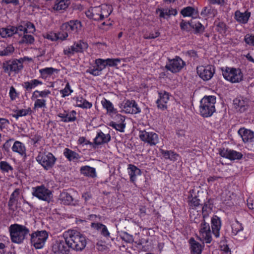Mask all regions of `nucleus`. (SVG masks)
Instances as JSON below:
<instances>
[{
	"label": "nucleus",
	"instance_id": "nucleus-1",
	"mask_svg": "<svg viewBox=\"0 0 254 254\" xmlns=\"http://www.w3.org/2000/svg\"><path fill=\"white\" fill-rule=\"evenodd\" d=\"M64 236L67 246L74 250L81 251L86 246L85 237L77 231L68 230Z\"/></svg>",
	"mask_w": 254,
	"mask_h": 254
},
{
	"label": "nucleus",
	"instance_id": "nucleus-2",
	"mask_svg": "<svg viewBox=\"0 0 254 254\" xmlns=\"http://www.w3.org/2000/svg\"><path fill=\"white\" fill-rule=\"evenodd\" d=\"M11 241L13 243H23L26 236L29 233V230L25 226L18 224H11L8 228Z\"/></svg>",
	"mask_w": 254,
	"mask_h": 254
},
{
	"label": "nucleus",
	"instance_id": "nucleus-3",
	"mask_svg": "<svg viewBox=\"0 0 254 254\" xmlns=\"http://www.w3.org/2000/svg\"><path fill=\"white\" fill-rule=\"evenodd\" d=\"M216 98L214 96H204L200 101V113L203 117H209L215 111Z\"/></svg>",
	"mask_w": 254,
	"mask_h": 254
},
{
	"label": "nucleus",
	"instance_id": "nucleus-4",
	"mask_svg": "<svg viewBox=\"0 0 254 254\" xmlns=\"http://www.w3.org/2000/svg\"><path fill=\"white\" fill-rule=\"evenodd\" d=\"M30 236L31 246L35 249H41L44 247L49 235L46 231L42 230L34 232Z\"/></svg>",
	"mask_w": 254,
	"mask_h": 254
},
{
	"label": "nucleus",
	"instance_id": "nucleus-5",
	"mask_svg": "<svg viewBox=\"0 0 254 254\" xmlns=\"http://www.w3.org/2000/svg\"><path fill=\"white\" fill-rule=\"evenodd\" d=\"M224 78L232 83H238L243 79V74L239 68L226 67L222 70Z\"/></svg>",
	"mask_w": 254,
	"mask_h": 254
},
{
	"label": "nucleus",
	"instance_id": "nucleus-6",
	"mask_svg": "<svg viewBox=\"0 0 254 254\" xmlns=\"http://www.w3.org/2000/svg\"><path fill=\"white\" fill-rule=\"evenodd\" d=\"M56 160V158L51 152L39 154L36 157L37 161L46 170L54 166Z\"/></svg>",
	"mask_w": 254,
	"mask_h": 254
},
{
	"label": "nucleus",
	"instance_id": "nucleus-7",
	"mask_svg": "<svg viewBox=\"0 0 254 254\" xmlns=\"http://www.w3.org/2000/svg\"><path fill=\"white\" fill-rule=\"evenodd\" d=\"M32 195L39 199L50 202L52 198V192L44 185L32 188Z\"/></svg>",
	"mask_w": 254,
	"mask_h": 254
},
{
	"label": "nucleus",
	"instance_id": "nucleus-8",
	"mask_svg": "<svg viewBox=\"0 0 254 254\" xmlns=\"http://www.w3.org/2000/svg\"><path fill=\"white\" fill-rule=\"evenodd\" d=\"M88 44L86 42L82 40H79L69 47H67L64 50V55L70 57L75 53L83 52L84 50L87 49Z\"/></svg>",
	"mask_w": 254,
	"mask_h": 254
},
{
	"label": "nucleus",
	"instance_id": "nucleus-9",
	"mask_svg": "<svg viewBox=\"0 0 254 254\" xmlns=\"http://www.w3.org/2000/svg\"><path fill=\"white\" fill-rule=\"evenodd\" d=\"M165 68L172 73L180 71L186 65L185 62L179 56H176L173 59H169Z\"/></svg>",
	"mask_w": 254,
	"mask_h": 254
},
{
	"label": "nucleus",
	"instance_id": "nucleus-10",
	"mask_svg": "<svg viewBox=\"0 0 254 254\" xmlns=\"http://www.w3.org/2000/svg\"><path fill=\"white\" fill-rule=\"evenodd\" d=\"M139 137L141 140L150 146L156 145L159 141L158 135L154 132H148L145 130H140Z\"/></svg>",
	"mask_w": 254,
	"mask_h": 254
},
{
	"label": "nucleus",
	"instance_id": "nucleus-11",
	"mask_svg": "<svg viewBox=\"0 0 254 254\" xmlns=\"http://www.w3.org/2000/svg\"><path fill=\"white\" fill-rule=\"evenodd\" d=\"M196 70L197 73L204 81L210 80L215 72L214 67L212 65L200 66L197 67Z\"/></svg>",
	"mask_w": 254,
	"mask_h": 254
},
{
	"label": "nucleus",
	"instance_id": "nucleus-12",
	"mask_svg": "<svg viewBox=\"0 0 254 254\" xmlns=\"http://www.w3.org/2000/svg\"><path fill=\"white\" fill-rule=\"evenodd\" d=\"M199 235L201 239L206 243H210L212 241L211 231L208 223L202 221L199 226Z\"/></svg>",
	"mask_w": 254,
	"mask_h": 254
},
{
	"label": "nucleus",
	"instance_id": "nucleus-13",
	"mask_svg": "<svg viewBox=\"0 0 254 254\" xmlns=\"http://www.w3.org/2000/svg\"><path fill=\"white\" fill-rule=\"evenodd\" d=\"M1 66L3 72L7 73L9 76L13 72L17 74L21 70L14 59L3 62Z\"/></svg>",
	"mask_w": 254,
	"mask_h": 254
},
{
	"label": "nucleus",
	"instance_id": "nucleus-14",
	"mask_svg": "<svg viewBox=\"0 0 254 254\" xmlns=\"http://www.w3.org/2000/svg\"><path fill=\"white\" fill-rule=\"evenodd\" d=\"M81 27V23L78 20H70L62 25V29L67 31L69 34L71 33L77 34Z\"/></svg>",
	"mask_w": 254,
	"mask_h": 254
},
{
	"label": "nucleus",
	"instance_id": "nucleus-15",
	"mask_svg": "<svg viewBox=\"0 0 254 254\" xmlns=\"http://www.w3.org/2000/svg\"><path fill=\"white\" fill-rule=\"evenodd\" d=\"M69 248L65 240L56 241L52 246V251L55 254H68Z\"/></svg>",
	"mask_w": 254,
	"mask_h": 254
},
{
	"label": "nucleus",
	"instance_id": "nucleus-16",
	"mask_svg": "<svg viewBox=\"0 0 254 254\" xmlns=\"http://www.w3.org/2000/svg\"><path fill=\"white\" fill-rule=\"evenodd\" d=\"M219 154L222 157L228 158L231 160H240L243 156L241 152L225 148L220 149L219 150Z\"/></svg>",
	"mask_w": 254,
	"mask_h": 254
},
{
	"label": "nucleus",
	"instance_id": "nucleus-17",
	"mask_svg": "<svg viewBox=\"0 0 254 254\" xmlns=\"http://www.w3.org/2000/svg\"><path fill=\"white\" fill-rule=\"evenodd\" d=\"M236 109L242 113L246 111L249 107V99L242 96L238 97L233 100Z\"/></svg>",
	"mask_w": 254,
	"mask_h": 254
},
{
	"label": "nucleus",
	"instance_id": "nucleus-18",
	"mask_svg": "<svg viewBox=\"0 0 254 254\" xmlns=\"http://www.w3.org/2000/svg\"><path fill=\"white\" fill-rule=\"evenodd\" d=\"M238 133L244 143L254 142V132L252 130L245 127H241L239 129Z\"/></svg>",
	"mask_w": 254,
	"mask_h": 254
},
{
	"label": "nucleus",
	"instance_id": "nucleus-19",
	"mask_svg": "<svg viewBox=\"0 0 254 254\" xmlns=\"http://www.w3.org/2000/svg\"><path fill=\"white\" fill-rule=\"evenodd\" d=\"M251 16V12L248 10H246L244 12L237 10L234 13V19L239 24H246L248 22Z\"/></svg>",
	"mask_w": 254,
	"mask_h": 254
},
{
	"label": "nucleus",
	"instance_id": "nucleus-20",
	"mask_svg": "<svg viewBox=\"0 0 254 254\" xmlns=\"http://www.w3.org/2000/svg\"><path fill=\"white\" fill-rule=\"evenodd\" d=\"M123 110L127 114H136L141 112L140 109L134 100L126 101L123 106Z\"/></svg>",
	"mask_w": 254,
	"mask_h": 254
},
{
	"label": "nucleus",
	"instance_id": "nucleus-21",
	"mask_svg": "<svg viewBox=\"0 0 254 254\" xmlns=\"http://www.w3.org/2000/svg\"><path fill=\"white\" fill-rule=\"evenodd\" d=\"M212 232L215 237L220 236V230L221 227L220 218L216 215H214L211 218Z\"/></svg>",
	"mask_w": 254,
	"mask_h": 254
},
{
	"label": "nucleus",
	"instance_id": "nucleus-22",
	"mask_svg": "<svg viewBox=\"0 0 254 254\" xmlns=\"http://www.w3.org/2000/svg\"><path fill=\"white\" fill-rule=\"evenodd\" d=\"M76 113L75 111L72 110L70 112L64 111L62 113L58 114V116L62 119L61 121L63 122H71L76 120Z\"/></svg>",
	"mask_w": 254,
	"mask_h": 254
},
{
	"label": "nucleus",
	"instance_id": "nucleus-23",
	"mask_svg": "<svg viewBox=\"0 0 254 254\" xmlns=\"http://www.w3.org/2000/svg\"><path fill=\"white\" fill-rule=\"evenodd\" d=\"M111 140V135L110 134H105L102 131H100L94 139V144L96 145H99L105 143H107Z\"/></svg>",
	"mask_w": 254,
	"mask_h": 254
},
{
	"label": "nucleus",
	"instance_id": "nucleus-24",
	"mask_svg": "<svg viewBox=\"0 0 254 254\" xmlns=\"http://www.w3.org/2000/svg\"><path fill=\"white\" fill-rule=\"evenodd\" d=\"M159 98L157 100L156 103L159 108L165 110L167 108V103L169 100V93L166 91L159 93Z\"/></svg>",
	"mask_w": 254,
	"mask_h": 254
},
{
	"label": "nucleus",
	"instance_id": "nucleus-25",
	"mask_svg": "<svg viewBox=\"0 0 254 254\" xmlns=\"http://www.w3.org/2000/svg\"><path fill=\"white\" fill-rule=\"evenodd\" d=\"M59 200L61 201V203L64 205H75L76 204V201L74 200L72 196L66 191H63L61 193Z\"/></svg>",
	"mask_w": 254,
	"mask_h": 254
},
{
	"label": "nucleus",
	"instance_id": "nucleus-26",
	"mask_svg": "<svg viewBox=\"0 0 254 254\" xmlns=\"http://www.w3.org/2000/svg\"><path fill=\"white\" fill-rule=\"evenodd\" d=\"M100 12V6H96L90 7L85 14L88 18L98 21L101 20Z\"/></svg>",
	"mask_w": 254,
	"mask_h": 254
},
{
	"label": "nucleus",
	"instance_id": "nucleus-27",
	"mask_svg": "<svg viewBox=\"0 0 254 254\" xmlns=\"http://www.w3.org/2000/svg\"><path fill=\"white\" fill-rule=\"evenodd\" d=\"M190 194L188 196V204L190 208H195L200 205V200L197 198L195 190L193 189L190 190Z\"/></svg>",
	"mask_w": 254,
	"mask_h": 254
},
{
	"label": "nucleus",
	"instance_id": "nucleus-28",
	"mask_svg": "<svg viewBox=\"0 0 254 254\" xmlns=\"http://www.w3.org/2000/svg\"><path fill=\"white\" fill-rule=\"evenodd\" d=\"M91 226V227L99 231L101 234L105 238L107 239L110 238V234L107 227L105 225L99 223H92Z\"/></svg>",
	"mask_w": 254,
	"mask_h": 254
},
{
	"label": "nucleus",
	"instance_id": "nucleus-29",
	"mask_svg": "<svg viewBox=\"0 0 254 254\" xmlns=\"http://www.w3.org/2000/svg\"><path fill=\"white\" fill-rule=\"evenodd\" d=\"M11 150L13 152L17 153L21 156L26 154V147L24 144L19 141H15L13 143Z\"/></svg>",
	"mask_w": 254,
	"mask_h": 254
},
{
	"label": "nucleus",
	"instance_id": "nucleus-30",
	"mask_svg": "<svg viewBox=\"0 0 254 254\" xmlns=\"http://www.w3.org/2000/svg\"><path fill=\"white\" fill-rule=\"evenodd\" d=\"M190 245V252L191 254H201L202 250V246L194 238H191L189 240Z\"/></svg>",
	"mask_w": 254,
	"mask_h": 254
},
{
	"label": "nucleus",
	"instance_id": "nucleus-31",
	"mask_svg": "<svg viewBox=\"0 0 254 254\" xmlns=\"http://www.w3.org/2000/svg\"><path fill=\"white\" fill-rule=\"evenodd\" d=\"M42 84L43 83L42 81L38 79H34L28 81L24 82L22 85L26 92H30L33 88Z\"/></svg>",
	"mask_w": 254,
	"mask_h": 254
},
{
	"label": "nucleus",
	"instance_id": "nucleus-32",
	"mask_svg": "<svg viewBox=\"0 0 254 254\" xmlns=\"http://www.w3.org/2000/svg\"><path fill=\"white\" fill-rule=\"evenodd\" d=\"M127 170L130 176V181L134 183L136 180V177L141 174V171L137 167L132 164L128 165Z\"/></svg>",
	"mask_w": 254,
	"mask_h": 254
},
{
	"label": "nucleus",
	"instance_id": "nucleus-33",
	"mask_svg": "<svg viewBox=\"0 0 254 254\" xmlns=\"http://www.w3.org/2000/svg\"><path fill=\"white\" fill-rule=\"evenodd\" d=\"M80 173L85 176L92 178L96 177V170L94 168L89 166H82L80 169Z\"/></svg>",
	"mask_w": 254,
	"mask_h": 254
},
{
	"label": "nucleus",
	"instance_id": "nucleus-34",
	"mask_svg": "<svg viewBox=\"0 0 254 254\" xmlns=\"http://www.w3.org/2000/svg\"><path fill=\"white\" fill-rule=\"evenodd\" d=\"M15 49L12 45H0V56L9 57L11 56L14 52Z\"/></svg>",
	"mask_w": 254,
	"mask_h": 254
},
{
	"label": "nucleus",
	"instance_id": "nucleus-35",
	"mask_svg": "<svg viewBox=\"0 0 254 254\" xmlns=\"http://www.w3.org/2000/svg\"><path fill=\"white\" fill-rule=\"evenodd\" d=\"M19 194L20 190L16 189L10 195L8 202V206L9 209H13V206L17 204Z\"/></svg>",
	"mask_w": 254,
	"mask_h": 254
},
{
	"label": "nucleus",
	"instance_id": "nucleus-36",
	"mask_svg": "<svg viewBox=\"0 0 254 254\" xmlns=\"http://www.w3.org/2000/svg\"><path fill=\"white\" fill-rule=\"evenodd\" d=\"M160 153L165 159H169L171 161H175L177 160L179 155L172 150H165L162 149H160Z\"/></svg>",
	"mask_w": 254,
	"mask_h": 254
},
{
	"label": "nucleus",
	"instance_id": "nucleus-37",
	"mask_svg": "<svg viewBox=\"0 0 254 254\" xmlns=\"http://www.w3.org/2000/svg\"><path fill=\"white\" fill-rule=\"evenodd\" d=\"M63 153L64 156L69 161L78 160L80 158V155L77 153L67 148L64 149Z\"/></svg>",
	"mask_w": 254,
	"mask_h": 254
},
{
	"label": "nucleus",
	"instance_id": "nucleus-38",
	"mask_svg": "<svg viewBox=\"0 0 254 254\" xmlns=\"http://www.w3.org/2000/svg\"><path fill=\"white\" fill-rule=\"evenodd\" d=\"M59 70L53 67H46L39 70L41 76L42 78L46 79L51 76L54 72L58 73Z\"/></svg>",
	"mask_w": 254,
	"mask_h": 254
},
{
	"label": "nucleus",
	"instance_id": "nucleus-39",
	"mask_svg": "<svg viewBox=\"0 0 254 254\" xmlns=\"http://www.w3.org/2000/svg\"><path fill=\"white\" fill-rule=\"evenodd\" d=\"M69 0H56L54 9L56 10H64L68 6Z\"/></svg>",
	"mask_w": 254,
	"mask_h": 254
},
{
	"label": "nucleus",
	"instance_id": "nucleus-40",
	"mask_svg": "<svg viewBox=\"0 0 254 254\" xmlns=\"http://www.w3.org/2000/svg\"><path fill=\"white\" fill-rule=\"evenodd\" d=\"M51 93L49 90H44L42 91L35 90L32 93L31 99L34 100V99H37L39 97L44 99L47 97Z\"/></svg>",
	"mask_w": 254,
	"mask_h": 254
},
{
	"label": "nucleus",
	"instance_id": "nucleus-41",
	"mask_svg": "<svg viewBox=\"0 0 254 254\" xmlns=\"http://www.w3.org/2000/svg\"><path fill=\"white\" fill-rule=\"evenodd\" d=\"M101 104L103 108L107 110L108 113L115 114L116 113V109L114 108L113 104L109 100L104 98L101 101Z\"/></svg>",
	"mask_w": 254,
	"mask_h": 254
},
{
	"label": "nucleus",
	"instance_id": "nucleus-42",
	"mask_svg": "<svg viewBox=\"0 0 254 254\" xmlns=\"http://www.w3.org/2000/svg\"><path fill=\"white\" fill-rule=\"evenodd\" d=\"M14 28L13 26L2 28L0 30V34L2 37H10L14 34Z\"/></svg>",
	"mask_w": 254,
	"mask_h": 254
},
{
	"label": "nucleus",
	"instance_id": "nucleus-43",
	"mask_svg": "<svg viewBox=\"0 0 254 254\" xmlns=\"http://www.w3.org/2000/svg\"><path fill=\"white\" fill-rule=\"evenodd\" d=\"M197 14V11H195L194 7L191 6H187L183 8L180 13L184 17L192 16L194 13Z\"/></svg>",
	"mask_w": 254,
	"mask_h": 254
},
{
	"label": "nucleus",
	"instance_id": "nucleus-44",
	"mask_svg": "<svg viewBox=\"0 0 254 254\" xmlns=\"http://www.w3.org/2000/svg\"><path fill=\"white\" fill-rule=\"evenodd\" d=\"M34 40V38L32 35L25 33L21 36V39L19 43L21 44L30 45L33 44Z\"/></svg>",
	"mask_w": 254,
	"mask_h": 254
},
{
	"label": "nucleus",
	"instance_id": "nucleus-45",
	"mask_svg": "<svg viewBox=\"0 0 254 254\" xmlns=\"http://www.w3.org/2000/svg\"><path fill=\"white\" fill-rule=\"evenodd\" d=\"M216 30L221 34L224 35L226 34V31L228 30V26L225 23L221 21H215V22Z\"/></svg>",
	"mask_w": 254,
	"mask_h": 254
},
{
	"label": "nucleus",
	"instance_id": "nucleus-46",
	"mask_svg": "<svg viewBox=\"0 0 254 254\" xmlns=\"http://www.w3.org/2000/svg\"><path fill=\"white\" fill-rule=\"evenodd\" d=\"M189 25L192 29H194L195 34H202L204 31V27L199 22L193 23L191 21V23H189Z\"/></svg>",
	"mask_w": 254,
	"mask_h": 254
},
{
	"label": "nucleus",
	"instance_id": "nucleus-47",
	"mask_svg": "<svg viewBox=\"0 0 254 254\" xmlns=\"http://www.w3.org/2000/svg\"><path fill=\"white\" fill-rule=\"evenodd\" d=\"M0 170L2 173H9L13 170V167L6 161L0 162Z\"/></svg>",
	"mask_w": 254,
	"mask_h": 254
},
{
	"label": "nucleus",
	"instance_id": "nucleus-48",
	"mask_svg": "<svg viewBox=\"0 0 254 254\" xmlns=\"http://www.w3.org/2000/svg\"><path fill=\"white\" fill-rule=\"evenodd\" d=\"M243 230L242 224L238 221L236 220L232 225V232L236 235L238 233Z\"/></svg>",
	"mask_w": 254,
	"mask_h": 254
},
{
	"label": "nucleus",
	"instance_id": "nucleus-49",
	"mask_svg": "<svg viewBox=\"0 0 254 254\" xmlns=\"http://www.w3.org/2000/svg\"><path fill=\"white\" fill-rule=\"evenodd\" d=\"M100 6L101 8V20H102L105 18H107L110 15L111 11L109 9V7L107 5H102Z\"/></svg>",
	"mask_w": 254,
	"mask_h": 254
},
{
	"label": "nucleus",
	"instance_id": "nucleus-50",
	"mask_svg": "<svg viewBox=\"0 0 254 254\" xmlns=\"http://www.w3.org/2000/svg\"><path fill=\"white\" fill-rule=\"evenodd\" d=\"M14 34H17L20 37H21L23 34L27 33L26 29L25 28L23 24V21L21 22V24L17 26H14Z\"/></svg>",
	"mask_w": 254,
	"mask_h": 254
},
{
	"label": "nucleus",
	"instance_id": "nucleus-51",
	"mask_svg": "<svg viewBox=\"0 0 254 254\" xmlns=\"http://www.w3.org/2000/svg\"><path fill=\"white\" fill-rule=\"evenodd\" d=\"M35 100L34 104V110L38 109L39 108H46V100L44 99H34Z\"/></svg>",
	"mask_w": 254,
	"mask_h": 254
},
{
	"label": "nucleus",
	"instance_id": "nucleus-52",
	"mask_svg": "<svg viewBox=\"0 0 254 254\" xmlns=\"http://www.w3.org/2000/svg\"><path fill=\"white\" fill-rule=\"evenodd\" d=\"M109 126L115 128L117 130H118L120 132H124V129L126 127V124H125L124 122L117 123L112 121L110 122Z\"/></svg>",
	"mask_w": 254,
	"mask_h": 254
},
{
	"label": "nucleus",
	"instance_id": "nucleus-53",
	"mask_svg": "<svg viewBox=\"0 0 254 254\" xmlns=\"http://www.w3.org/2000/svg\"><path fill=\"white\" fill-rule=\"evenodd\" d=\"M73 90L71 89L70 85L68 82H67L64 89L60 91V93L62 94V97L64 98L66 96L70 95L72 92Z\"/></svg>",
	"mask_w": 254,
	"mask_h": 254
},
{
	"label": "nucleus",
	"instance_id": "nucleus-54",
	"mask_svg": "<svg viewBox=\"0 0 254 254\" xmlns=\"http://www.w3.org/2000/svg\"><path fill=\"white\" fill-rule=\"evenodd\" d=\"M31 110L30 108L27 109H21L16 111L15 114L13 115V117L16 119H18L20 117L25 116L28 114H31Z\"/></svg>",
	"mask_w": 254,
	"mask_h": 254
},
{
	"label": "nucleus",
	"instance_id": "nucleus-55",
	"mask_svg": "<svg viewBox=\"0 0 254 254\" xmlns=\"http://www.w3.org/2000/svg\"><path fill=\"white\" fill-rule=\"evenodd\" d=\"M156 13H159L160 18H168L170 17L168 8H158L156 9Z\"/></svg>",
	"mask_w": 254,
	"mask_h": 254
},
{
	"label": "nucleus",
	"instance_id": "nucleus-56",
	"mask_svg": "<svg viewBox=\"0 0 254 254\" xmlns=\"http://www.w3.org/2000/svg\"><path fill=\"white\" fill-rule=\"evenodd\" d=\"M120 237L122 240L126 243H132L134 242L133 236L126 232H122Z\"/></svg>",
	"mask_w": 254,
	"mask_h": 254
},
{
	"label": "nucleus",
	"instance_id": "nucleus-57",
	"mask_svg": "<svg viewBox=\"0 0 254 254\" xmlns=\"http://www.w3.org/2000/svg\"><path fill=\"white\" fill-rule=\"evenodd\" d=\"M95 64H96V66L101 72L102 70L105 68L107 66L106 60L101 59H96L95 60Z\"/></svg>",
	"mask_w": 254,
	"mask_h": 254
},
{
	"label": "nucleus",
	"instance_id": "nucleus-58",
	"mask_svg": "<svg viewBox=\"0 0 254 254\" xmlns=\"http://www.w3.org/2000/svg\"><path fill=\"white\" fill-rule=\"evenodd\" d=\"M60 30L61 31L59 33H56L57 39L61 40L62 41L66 40L68 36L69 33L65 30H63L62 29V26H61Z\"/></svg>",
	"mask_w": 254,
	"mask_h": 254
},
{
	"label": "nucleus",
	"instance_id": "nucleus-59",
	"mask_svg": "<svg viewBox=\"0 0 254 254\" xmlns=\"http://www.w3.org/2000/svg\"><path fill=\"white\" fill-rule=\"evenodd\" d=\"M244 41L249 45L254 46V35L247 34L245 36Z\"/></svg>",
	"mask_w": 254,
	"mask_h": 254
},
{
	"label": "nucleus",
	"instance_id": "nucleus-60",
	"mask_svg": "<svg viewBox=\"0 0 254 254\" xmlns=\"http://www.w3.org/2000/svg\"><path fill=\"white\" fill-rule=\"evenodd\" d=\"M106 60L107 65L110 66H114L120 63L121 60L120 59H107Z\"/></svg>",
	"mask_w": 254,
	"mask_h": 254
},
{
	"label": "nucleus",
	"instance_id": "nucleus-61",
	"mask_svg": "<svg viewBox=\"0 0 254 254\" xmlns=\"http://www.w3.org/2000/svg\"><path fill=\"white\" fill-rule=\"evenodd\" d=\"M14 138H10L7 140L2 145V149L7 152H9L10 148L11 147V143L14 141Z\"/></svg>",
	"mask_w": 254,
	"mask_h": 254
},
{
	"label": "nucleus",
	"instance_id": "nucleus-62",
	"mask_svg": "<svg viewBox=\"0 0 254 254\" xmlns=\"http://www.w3.org/2000/svg\"><path fill=\"white\" fill-rule=\"evenodd\" d=\"M86 72L95 76L100 75L101 74V72L98 69V68L96 66H95L93 68H89L86 70Z\"/></svg>",
	"mask_w": 254,
	"mask_h": 254
},
{
	"label": "nucleus",
	"instance_id": "nucleus-63",
	"mask_svg": "<svg viewBox=\"0 0 254 254\" xmlns=\"http://www.w3.org/2000/svg\"><path fill=\"white\" fill-rule=\"evenodd\" d=\"M211 199H208L204 204L202 209L207 210L209 211H212L213 208V204Z\"/></svg>",
	"mask_w": 254,
	"mask_h": 254
},
{
	"label": "nucleus",
	"instance_id": "nucleus-64",
	"mask_svg": "<svg viewBox=\"0 0 254 254\" xmlns=\"http://www.w3.org/2000/svg\"><path fill=\"white\" fill-rule=\"evenodd\" d=\"M212 10L210 6L204 7L201 12V15L204 17L207 16L211 14Z\"/></svg>",
	"mask_w": 254,
	"mask_h": 254
}]
</instances>
